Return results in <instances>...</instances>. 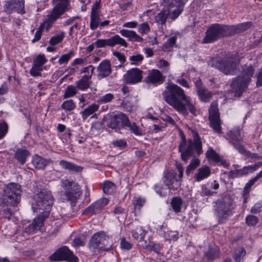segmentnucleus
Here are the masks:
<instances>
[{"label":"nucleus","instance_id":"nucleus-3","mask_svg":"<svg viewBox=\"0 0 262 262\" xmlns=\"http://www.w3.org/2000/svg\"><path fill=\"white\" fill-rule=\"evenodd\" d=\"M239 63L237 56L232 55L224 58H213L209 62V65L220 70L226 75H234Z\"/></svg>","mask_w":262,"mask_h":262},{"label":"nucleus","instance_id":"nucleus-45","mask_svg":"<svg viewBox=\"0 0 262 262\" xmlns=\"http://www.w3.org/2000/svg\"><path fill=\"white\" fill-rule=\"evenodd\" d=\"M258 165H255L254 166L249 165L248 166H245L242 168L239 169V172L240 176L242 177L244 176L250 172H252L256 170L258 168Z\"/></svg>","mask_w":262,"mask_h":262},{"label":"nucleus","instance_id":"nucleus-53","mask_svg":"<svg viewBox=\"0 0 262 262\" xmlns=\"http://www.w3.org/2000/svg\"><path fill=\"white\" fill-rule=\"evenodd\" d=\"M42 71V68L34 64L30 70V74L33 77H36L41 75V72Z\"/></svg>","mask_w":262,"mask_h":262},{"label":"nucleus","instance_id":"nucleus-51","mask_svg":"<svg viewBox=\"0 0 262 262\" xmlns=\"http://www.w3.org/2000/svg\"><path fill=\"white\" fill-rule=\"evenodd\" d=\"M239 152L246 157H250L252 159L259 160L262 158V157L258 154L255 153H251L250 151L247 150L244 147L243 148V149L240 150Z\"/></svg>","mask_w":262,"mask_h":262},{"label":"nucleus","instance_id":"nucleus-27","mask_svg":"<svg viewBox=\"0 0 262 262\" xmlns=\"http://www.w3.org/2000/svg\"><path fill=\"white\" fill-rule=\"evenodd\" d=\"M119 33L122 36L128 38L129 41L142 42L143 40L142 37L133 30L122 29L120 31Z\"/></svg>","mask_w":262,"mask_h":262},{"label":"nucleus","instance_id":"nucleus-49","mask_svg":"<svg viewBox=\"0 0 262 262\" xmlns=\"http://www.w3.org/2000/svg\"><path fill=\"white\" fill-rule=\"evenodd\" d=\"M246 222L249 226H254L258 222V218L254 215H248L246 217Z\"/></svg>","mask_w":262,"mask_h":262},{"label":"nucleus","instance_id":"nucleus-59","mask_svg":"<svg viewBox=\"0 0 262 262\" xmlns=\"http://www.w3.org/2000/svg\"><path fill=\"white\" fill-rule=\"evenodd\" d=\"M61 107L67 111H71L75 107V105L72 100H69L63 102Z\"/></svg>","mask_w":262,"mask_h":262},{"label":"nucleus","instance_id":"nucleus-63","mask_svg":"<svg viewBox=\"0 0 262 262\" xmlns=\"http://www.w3.org/2000/svg\"><path fill=\"white\" fill-rule=\"evenodd\" d=\"M216 192L211 191L208 188H207L205 185H202L201 186V190L200 191V194L202 196L212 195Z\"/></svg>","mask_w":262,"mask_h":262},{"label":"nucleus","instance_id":"nucleus-50","mask_svg":"<svg viewBox=\"0 0 262 262\" xmlns=\"http://www.w3.org/2000/svg\"><path fill=\"white\" fill-rule=\"evenodd\" d=\"M121 105L126 111L129 112L133 111L135 108V105L133 103L125 100H122Z\"/></svg>","mask_w":262,"mask_h":262},{"label":"nucleus","instance_id":"nucleus-60","mask_svg":"<svg viewBox=\"0 0 262 262\" xmlns=\"http://www.w3.org/2000/svg\"><path fill=\"white\" fill-rule=\"evenodd\" d=\"M8 125L5 121L0 123V140L3 139L8 132Z\"/></svg>","mask_w":262,"mask_h":262},{"label":"nucleus","instance_id":"nucleus-18","mask_svg":"<svg viewBox=\"0 0 262 262\" xmlns=\"http://www.w3.org/2000/svg\"><path fill=\"white\" fill-rule=\"evenodd\" d=\"M143 71L138 68H132L123 75V80L127 84H135L142 81Z\"/></svg>","mask_w":262,"mask_h":262},{"label":"nucleus","instance_id":"nucleus-17","mask_svg":"<svg viewBox=\"0 0 262 262\" xmlns=\"http://www.w3.org/2000/svg\"><path fill=\"white\" fill-rule=\"evenodd\" d=\"M24 4L25 0H6L4 10L9 14L17 12L22 15L25 13Z\"/></svg>","mask_w":262,"mask_h":262},{"label":"nucleus","instance_id":"nucleus-13","mask_svg":"<svg viewBox=\"0 0 262 262\" xmlns=\"http://www.w3.org/2000/svg\"><path fill=\"white\" fill-rule=\"evenodd\" d=\"M188 0H162L163 5L170 10L169 18L174 20L181 14L183 6Z\"/></svg>","mask_w":262,"mask_h":262},{"label":"nucleus","instance_id":"nucleus-39","mask_svg":"<svg viewBox=\"0 0 262 262\" xmlns=\"http://www.w3.org/2000/svg\"><path fill=\"white\" fill-rule=\"evenodd\" d=\"M101 18L99 13L91 14L90 27L92 30H95L99 26Z\"/></svg>","mask_w":262,"mask_h":262},{"label":"nucleus","instance_id":"nucleus-42","mask_svg":"<svg viewBox=\"0 0 262 262\" xmlns=\"http://www.w3.org/2000/svg\"><path fill=\"white\" fill-rule=\"evenodd\" d=\"M205 255L208 260L213 261L219 257V251L216 249L210 247L208 251L205 253Z\"/></svg>","mask_w":262,"mask_h":262},{"label":"nucleus","instance_id":"nucleus-46","mask_svg":"<svg viewBox=\"0 0 262 262\" xmlns=\"http://www.w3.org/2000/svg\"><path fill=\"white\" fill-rule=\"evenodd\" d=\"M76 93V88L73 85H69L66 89L63 98L64 99L73 96Z\"/></svg>","mask_w":262,"mask_h":262},{"label":"nucleus","instance_id":"nucleus-24","mask_svg":"<svg viewBox=\"0 0 262 262\" xmlns=\"http://www.w3.org/2000/svg\"><path fill=\"white\" fill-rule=\"evenodd\" d=\"M98 73V77L104 78L108 76L111 72V64L108 59H104L102 61L97 68Z\"/></svg>","mask_w":262,"mask_h":262},{"label":"nucleus","instance_id":"nucleus-61","mask_svg":"<svg viewBox=\"0 0 262 262\" xmlns=\"http://www.w3.org/2000/svg\"><path fill=\"white\" fill-rule=\"evenodd\" d=\"M43 28L44 27L43 24L40 25V26L38 27V28L37 29V31L35 33L34 38L31 41L32 43H34L40 40L42 35V32L43 30Z\"/></svg>","mask_w":262,"mask_h":262},{"label":"nucleus","instance_id":"nucleus-6","mask_svg":"<svg viewBox=\"0 0 262 262\" xmlns=\"http://www.w3.org/2000/svg\"><path fill=\"white\" fill-rule=\"evenodd\" d=\"M229 36L228 25L213 24L207 28L202 42L204 44L210 43Z\"/></svg>","mask_w":262,"mask_h":262},{"label":"nucleus","instance_id":"nucleus-47","mask_svg":"<svg viewBox=\"0 0 262 262\" xmlns=\"http://www.w3.org/2000/svg\"><path fill=\"white\" fill-rule=\"evenodd\" d=\"M177 38V37L175 36H172L169 38L163 45V50L169 51L171 48H172L174 45L176 43Z\"/></svg>","mask_w":262,"mask_h":262},{"label":"nucleus","instance_id":"nucleus-58","mask_svg":"<svg viewBox=\"0 0 262 262\" xmlns=\"http://www.w3.org/2000/svg\"><path fill=\"white\" fill-rule=\"evenodd\" d=\"M145 201L144 198L141 197L137 198L134 202V208L140 210L144 205Z\"/></svg>","mask_w":262,"mask_h":262},{"label":"nucleus","instance_id":"nucleus-30","mask_svg":"<svg viewBox=\"0 0 262 262\" xmlns=\"http://www.w3.org/2000/svg\"><path fill=\"white\" fill-rule=\"evenodd\" d=\"M59 164L62 168L69 171L80 172L82 170V168L80 166L63 160L60 161Z\"/></svg>","mask_w":262,"mask_h":262},{"label":"nucleus","instance_id":"nucleus-62","mask_svg":"<svg viewBox=\"0 0 262 262\" xmlns=\"http://www.w3.org/2000/svg\"><path fill=\"white\" fill-rule=\"evenodd\" d=\"M120 247L122 249L129 250L132 248V244L127 241L125 237L121 238Z\"/></svg>","mask_w":262,"mask_h":262},{"label":"nucleus","instance_id":"nucleus-5","mask_svg":"<svg viewBox=\"0 0 262 262\" xmlns=\"http://www.w3.org/2000/svg\"><path fill=\"white\" fill-rule=\"evenodd\" d=\"M254 69L252 66L245 68L241 74L237 76L231 83V92L235 97H240L247 85L251 81Z\"/></svg>","mask_w":262,"mask_h":262},{"label":"nucleus","instance_id":"nucleus-9","mask_svg":"<svg viewBox=\"0 0 262 262\" xmlns=\"http://www.w3.org/2000/svg\"><path fill=\"white\" fill-rule=\"evenodd\" d=\"M61 185L64 190V195L66 200L71 202L72 204H75L81 194L80 185L75 181L68 179L61 180Z\"/></svg>","mask_w":262,"mask_h":262},{"label":"nucleus","instance_id":"nucleus-64","mask_svg":"<svg viewBox=\"0 0 262 262\" xmlns=\"http://www.w3.org/2000/svg\"><path fill=\"white\" fill-rule=\"evenodd\" d=\"M165 236L169 240H177L178 238V233L176 231H169L165 233Z\"/></svg>","mask_w":262,"mask_h":262},{"label":"nucleus","instance_id":"nucleus-12","mask_svg":"<svg viewBox=\"0 0 262 262\" xmlns=\"http://www.w3.org/2000/svg\"><path fill=\"white\" fill-rule=\"evenodd\" d=\"M49 259L52 262L61 260L69 262H78V261L77 257L75 256L66 246H62L58 249L49 257Z\"/></svg>","mask_w":262,"mask_h":262},{"label":"nucleus","instance_id":"nucleus-41","mask_svg":"<svg viewBox=\"0 0 262 262\" xmlns=\"http://www.w3.org/2000/svg\"><path fill=\"white\" fill-rule=\"evenodd\" d=\"M246 253V251L243 247H238L235 250L233 258L236 262H240Z\"/></svg>","mask_w":262,"mask_h":262},{"label":"nucleus","instance_id":"nucleus-21","mask_svg":"<svg viewBox=\"0 0 262 262\" xmlns=\"http://www.w3.org/2000/svg\"><path fill=\"white\" fill-rule=\"evenodd\" d=\"M165 80V76L158 70L152 69L148 71L147 76L145 78L144 81L146 83L154 85L162 84Z\"/></svg>","mask_w":262,"mask_h":262},{"label":"nucleus","instance_id":"nucleus-1","mask_svg":"<svg viewBox=\"0 0 262 262\" xmlns=\"http://www.w3.org/2000/svg\"><path fill=\"white\" fill-rule=\"evenodd\" d=\"M163 99L179 113L187 116L188 112L196 115V110L191 102V98L185 95L184 90L175 84L169 83L162 93Z\"/></svg>","mask_w":262,"mask_h":262},{"label":"nucleus","instance_id":"nucleus-8","mask_svg":"<svg viewBox=\"0 0 262 262\" xmlns=\"http://www.w3.org/2000/svg\"><path fill=\"white\" fill-rule=\"evenodd\" d=\"M20 186L19 184L9 183L4 188L1 198V203L6 205L16 206L20 200Z\"/></svg>","mask_w":262,"mask_h":262},{"label":"nucleus","instance_id":"nucleus-22","mask_svg":"<svg viewBox=\"0 0 262 262\" xmlns=\"http://www.w3.org/2000/svg\"><path fill=\"white\" fill-rule=\"evenodd\" d=\"M127 117L121 112L112 115L107 119V126L113 129L118 128H119L121 122V125L123 126Z\"/></svg>","mask_w":262,"mask_h":262},{"label":"nucleus","instance_id":"nucleus-14","mask_svg":"<svg viewBox=\"0 0 262 262\" xmlns=\"http://www.w3.org/2000/svg\"><path fill=\"white\" fill-rule=\"evenodd\" d=\"M209 113L211 126L216 133L221 134L222 133L221 124L217 101H214L212 102L209 108Z\"/></svg>","mask_w":262,"mask_h":262},{"label":"nucleus","instance_id":"nucleus-15","mask_svg":"<svg viewBox=\"0 0 262 262\" xmlns=\"http://www.w3.org/2000/svg\"><path fill=\"white\" fill-rule=\"evenodd\" d=\"M94 45L97 48H105L106 46L114 47L116 45L127 47V42L119 35H115L107 39H98L94 42Z\"/></svg>","mask_w":262,"mask_h":262},{"label":"nucleus","instance_id":"nucleus-7","mask_svg":"<svg viewBox=\"0 0 262 262\" xmlns=\"http://www.w3.org/2000/svg\"><path fill=\"white\" fill-rule=\"evenodd\" d=\"M53 198L51 192L46 189H41L36 193L33 197L35 204L32 205V209L34 211L37 210H42V212L48 211V216L50 211L53 204Z\"/></svg>","mask_w":262,"mask_h":262},{"label":"nucleus","instance_id":"nucleus-56","mask_svg":"<svg viewBox=\"0 0 262 262\" xmlns=\"http://www.w3.org/2000/svg\"><path fill=\"white\" fill-rule=\"evenodd\" d=\"M45 55L43 54H40L38 55L34 60L33 64L42 68V66L47 62Z\"/></svg>","mask_w":262,"mask_h":262},{"label":"nucleus","instance_id":"nucleus-54","mask_svg":"<svg viewBox=\"0 0 262 262\" xmlns=\"http://www.w3.org/2000/svg\"><path fill=\"white\" fill-rule=\"evenodd\" d=\"M129 60L132 64H139L143 60V56L141 54L132 55L129 57Z\"/></svg>","mask_w":262,"mask_h":262},{"label":"nucleus","instance_id":"nucleus-52","mask_svg":"<svg viewBox=\"0 0 262 262\" xmlns=\"http://www.w3.org/2000/svg\"><path fill=\"white\" fill-rule=\"evenodd\" d=\"M64 36V32H62L60 34L54 36L50 39L49 42L52 46L55 45L62 40Z\"/></svg>","mask_w":262,"mask_h":262},{"label":"nucleus","instance_id":"nucleus-40","mask_svg":"<svg viewBox=\"0 0 262 262\" xmlns=\"http://www.w3.org/2000/svg\"><path fill=\"white\" fill-rule=\"evenodd\" d=\"M206 157L215 163L219 162L220 157L212 148H209L206 153Z\"/></svg>","mask_w":262,"mask_h":262},{"label":"nucleus","instance_id":"nucleus-43","mask_svg":"<svg viewBox=\"0 0 262 262\" xmlns=\"http://www.w3.org/2000/svg\"><path fill=\"white\" fill-rule=\"evenodd\" d=\"M200 161L198 158H193L190 163L187 166L186 172L187 175H189L190 172L194 170L198 166H199Z\"/></svg>","mask_w":262,"mask_h":262},{"label":"nucleus","instance_id":"nucleus-23","mask_svg":"<svg viewBox=\"0 0 262 262\" xmlns=\"http://www.w3.org/2000/svg\"><path fill=\"white\" fill-rule=\"evenodd\" d=\"M109 200L106 198H101L94 203L91 204L87 208H86L83 213L89 214V213H95L99 211L103 207L108 204Z\"/></svg>","mask_w":262,"mask_h":262},{"label":"nucleus","instance_id":"nucleus-55","mask_svg":"<svg viewBox=\"0 0 262 262\" xmlns=\"http://www.w3.org/2000/svg\"><path fill=\"white\" fill-rule=\"evenodd\" d=\"M146 248L148 250L153 251L157 253H160L161 250V246L157 243L150 242L147 246Z\"/></svg>","mask_w":262,"mask_h":262},{"label":"nucleus","instance_id":"nucleus-36","mask_svg":"<svg viewBox=\"0 0 262 262\" xmlns=\"http://www.w3.org/2000/svg\"><path fill=\"white\" fill-rule=\"evenodd\" d=\"M182 203V199L179 197L173 198L170 202V204L173 210L176 213H178L181 211Z\"/></svg>","mask_w":262,"mask_h":262},{"label":"nucleus","instance_id":"nucleus-16","mask_svg":"<svg viewBox=\"0 0 262 262\" xmlns=\"http://www.w3.org/2000/svg\"><path fill=\"white\" fill-rule=\"evenodd\" d=\"M227 140L239 151L243 149V138L239 127L233 128L227 134Z\"/></svg>","mask_w":262,"mask_h":262},{"label":"nucleus","instance_id":"nucleus-4","mask_svg":"<svg viewBox=\"0 0 262 262\" xmlns=\"http://www.w3.org/2000/svg\"><path fill=\"white\" fill-rule=\"evenodd\" d=\"M216 205L215 212L219 223L220 224L226 222L229 217L235 213V203L229 195H226L220 200H218Z\"/></svg>","mask_w":262,"mask_h":262},{"label":"nucleus","instance_id":"nucleus-57","mask_svg":"<svg viewBox=\"0 0 262 262\" xmlns=\"http://www.w3.org/2000/svg\"><path fill=\"white\" fill-rule=\"evenodd\" d=\"M73 56V52L71 51L68 53L63 54L59 59L58 62L60 64L67 63L69 59Z\"/></svg>","mask_w":262,"mask_h":262},{"label":"nucleus","instance_id":"nucleus-29","mask_svg":"<svg viewBox=\"0 0 262 262\" xmlns=\"http://www.w3.org/2000/svg\"><path fill=\"white\" fill-rule=\"evenodd\" d=\"M29 154L28 150L26 149L17 148L15 152L14 158L21 165H24L26 162L27 158Z\"/></svg>","mask_w":262,"mask_h":262},{"label":"nucleus","instance_id":"nucleus-35","mask_svg":"<svg viewBox=\"0 0 262 262\" xmlns=\"http://www.w3.org/2000/svg\"><path fill=\"white\" fill-rule=\"evenodd\" d=\"M123 127H128L129 129L136 135L141 136L142 135L141 130L136 123L129 122L128 117L126 118Z\"/></svg>","mask_w":262,"mask_h":262},{"label":"nucleus","instance_id":"nucleus-31","mask_svg":"<svg viewBox=\"0 0 262 262\" xmlns=\"http://www.w3.org/2000/svg\"><path fill=\"white\" fill-rule=\"evenodd\" d=\"M50 161V160H47L38 156H36L33 158L32 162L36 168L41 169H44Z\"/></svg>","mask_w":262,"mask_h":262},{"label":"nucleus","instance_id":"nucleus-26","mask_svg":"<svg viewBox=\"0 0 262 262\" xmlns=\"http://www.w3.org/2000/svg\"><path fill=\"white\" fill-rule=\"evenodd\" d=\"M95 67L92 65H89L83 68V91L89 87L88 80L92 75Z\"/></svg>","mask_w":262,"mask_h":262},{"label":"nucleus","instance_id":"nucleus-19","mask_svg":"<svg viewBox=\"0 0 262 262\" xmlns=\"http://www.w3.org/2000/svg\"><path fill=\"white\" fill-rule=\"evenodd\" d=\"M48 217V211L40 212L38 216L34 219L33 222L25 228V231L28 234L35 232L43 226L45 220Z\"/></svg>","mask_w":262,"mask_h":262},{"label":"nucleus","instance_id":"nucleus-28","mask_svg":"<svg viewBox=\"0 0 262 262\" xmlns=\"http://www.w3.org/2000/svg\"><path fill=\"white\" fill-rule=\"evenodd\" d=\"M210 173V168L207 166H205L198 169V172L195 174L194 179L196 181L199 182L208 177Z\"/></svg>","mask_w":262,"mask_h":262},{"label":"nucleus","instance_id":"nucleus-48","mask_svg":"<svg viewBox=\"0 0 262 262\" xmlns=\"http://www.w3.org/2000/svg\"><path fill=\"white\" fill-rule=\"evenodd\" d=\"M114 98V95L113 94L107 93L100 97L98 100V102L100 104L108 103L111 102Z\"/></svg>","mask_w":262,"mask_h":262},{"label":"nucleus","instance_id":"nucleus-33","mask_svg":"<svg viewBox=\"0 0 262 262\" xmlns=\"http://www.w3.org/2000/svg\"><path fill=\"white\" fill-rule=\"evenodd\" d=\"M199 99L202 102H208L211 99L213 94L211 91L208 90L206 88L203 90H199L197 92Z\"/></svg>","mask_w":262,"mask_h":262},{"label":"nucleus","instance_id":"nucleus-20","mask_svg":"<svg viewBox=\"0 0 262 262\" xmlns=\"http://www.w3.org/2000/svg\"><path fill=\"white\" fill-rule=\"evenodd\" d=\"M164 178V183L169 189L176 190L181 185L182 180L177 177V174L173 170L167 171Z\"/></svg>","mask_w":262,"mask_h":262},{"label":"nucleus","instance_id":"nucleus-10","mask_svg":"<svg viewBox=\"0 0 262 262\" xmlns=\"http://www.w3.org/2000/svg\"><path fill=\"white\" fill-rule=\"evenodd\" d=\"M54 5L50 14L48 15L45 20V23L48 26L51 25L64 12L69 9V1L68 0H52Z\"/></svg>","mask_w":262,"mask_h":262},{"label":"nucleus","instance_id":"nucleus-44","mask_svg":"<svg viewBox=\"0 0 262 262\" xmlns=\"http://www.w3.org/2000/svg\"><path fill=\"white\" fill-rule=\"evenodd\" d=\"M258 165H255L254 166L249 165L248 166H245L242 168L239 169V172L240 176L242 177L244 176L250 172H252L256 170L258 168Z\"/></svg>","mask_w":262,"mask_h":262},{"label":"nucleus","instance_id":"nucleus-25","mask_svg":"<svg viewBox=\"0 0 262 262\" xmlns=\"http://www.w3.org/2000/svg\"><path fill=\"white\" fill-rule=\"evenodd\" d=\"M252 26V23L251 21L241 23L237 25H228L229 35L230 36H232L235 34L242 33L250 28Z\"/></svg>","mask_w":262,"mask_h":262},{"label":"nucleus","instance_id":"nucleus-34","mask_svg":"<svg viewBox=\"0 0 262 262\" xmlns=\"http://www.w3.org/2000/svg\"><path fill=\"white\" fill-rule=\"evenodd\" d=\"M131 232L133 238L137 241L143 240L145 235V231L140 226L135 227Z\"/></svg>","mask_w":262,"mask_h":262},{"label":"nucleus","instance_id":"nucleus-32","mask_svg":"<svg viewBox=\"0 0 262 262\" xmlns=\"http://www.w3.org/2000/svg\"><path fill=\"white\" fill-rule=\"evenodd\" d=\"M170 10L168 9L163 8L158 14L155 16L156 21L162 25H164L169 15H170Z\"/></svg>","mask_w":262,"mask_h":262},{"label":"nucleus","instance_id":"nucleus-37","mask_svg":"<svg viewBox=\"0 0 262 262\" xmlns=\"http://www.w3.org/2000/svg\"><path fill=\"white\" fill-rule=\"evenodd\" d=\"M99 108V105L96 103H93L83 111V119L93 114Z\"/></svg>","mask_w":262,"mask_h":262},{"label":"nucleus","instance_id":"nucleus-38","mask_svg":"<svg viewBox=\"0 0 262 262\" xmlns=\"http://www.w3.org/2000/svg\"><path fill=\"white\" fill-rule=\"evenodd\" d=\"M116 187V185L114 183L110 181H105L103 183V192L107 194H111L115 190Z\"/></svg>","mask_w":262,"mask_h":262},{"label":"nucleus","instance_id":"nucleus-2","mask_svg":"<svg viewBox=\"0 0 262 262\" xmlns=\"http://www.w3.org/2000/svg\"><path fill=\"white\" fill-rule=\"evenodd\" d=\"M181 141L179 145L178 150L181 154V159L185 163H187L188 159L195 154L200 156L203 152L202 143L199 134L193 130L192 132L193 141L191 139L186 140L183 132L179 130Z\"/></svg>","mask_w":262,"mask_h":262},{"label":"nucleus","instance_id":"nucleus-11","mask_svg":"<svg viewBox=\"0 0 262 262\" xmlns=\"http://www.w3.org/2000/svg\"><path fill=\"white\" fill-rule=\"evenodd\" d=\"M91 243L94 248L101 251H109L112 248L111 239L103 231L94 234L92 237Z\"/></svg>","mask_w":262,"mask_h":262}]
</instances>
